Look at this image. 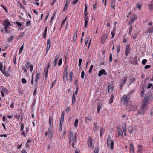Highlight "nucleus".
<instances>
[{
  "mask_svg": "<svg viewBox=\"0 0 153 153\" xmlns=\"http://www.w3.org/2000/svg\"><path fill=\"white\" fill-rule=\"evenodd\" d=\"M69 136V143L73 148H74V145L76 144L77 140V137L76 134L74 133L72 131H70L68 134Z\"/></svg>",
  "mask_w": 153,
  "mask_h": 153,
  "instance_id": "nucleus-1",
  "label": "nucleus"
},
{
  "mask_svg": "<svg viewBox=\"0 0 153 153\" xmlns=\"http://www.w3.org/2000/svg\"><path fill=\"white\" fill-rule=\"evenodd\" d=\"M4 27V30L5 33H7L8 31L7 28H8L9 26H11L9 20H6L4 21L3 24Z\"/></svg>",
  "mask_w": 153,
  "mask_h": 153,
  "instance_id": "nucleus-2",
  "label": "nucleus"
},
{
  "mask_svg": "<svg viewBox=\"0 0 153 153\" xmlns=\"http://www.w3.org/2000/svg\"><path fill=\"white\" fill-rule=\"evenodd\" d=\"M108 142V143L109 145H110V149L111 150H113L114 149L113 146L114 144V142L111 140V136H109L107 139V142Z\"/></svg>",
  "mask_w": 153,
  "mask_h": 153,
  "instance_id": "nucleus-3",
  "label": "nucleus"
},
{
  "mask_svg": "<svg viewBox=\"0 0 153 153\" xmlns=\"http://www.w3.org/2000/svg\"><path fill=\"white\" fill-rule=\"evenodd\" d=\"M129 99V97L126 95H125L122 96L121 98V102H124V103H127Z\"/></svg>",
  "mask_w": 153,
  "mask_h": 153,
  "instance_id": "nucleus-4",
  "label": "nucleus"
},
{
  "mask_svg": "<svg viewBox=\"0 0 153 153\" xmlns=\"http://www.w3.org/2000/svg\"><path fill=\"white\" fill-rule=\"evenodd\" d=\"M87 144L88 146L90 147L91 148L93 149L94 148V142L92 141L91 137H89Z\"/></svg>",
  "mask_w": 153,
  "mask_h": 153,
  "instance_id": "nucleus-5",
  "label": "nucleus"
},
{
  "mask_svg": "<svg viewBox=\"0 0 153 153\" xmlns=\"http://www.w3.org/2000/svg\"><path fill=\"white\" fill-rule=\"evenodd\" d=\"M131 51V48L130 45L129 44H128L126 48L125 54L126 57H127L128 54L130 53Z\"/></svg>",
  "mask_w": 153,
  "mask_h": 153,
  "instance_id": "nucleus-6",
  "label": "nucleus"
},
{
  "mask_svg": "<svg viewBox=\"0 0 153 153\" xmlns=\"http://www.w3.org/2000/svg\"><path fill=\"white\" fill-rule=\"evenodd\" d=\"M107 74V73L105 70L102 69L99 71L98 75L99 76H100L102 75H106Z\"/></svg>",
  "mask_w": 153,
  "mask_h": 153,
  "instance_id": "nucleus-7",
  "label": "nucleus"
},
{
  "mask_svg": "<svg viewBox=\"0 0 153 153\" xmlns=\"http://www.w3.org/2000/svg\"><path fill=\"white\" fill-rule=\"evenodd\" d=\"M137 16L136 15H134L133 17L131 18L128 22V25H131L133 22L137 18Z\"/></svg>",
  "mask_w": 153,
  "mask_h": 153,
  "instance_id": "nucleus-8",
  "label": "nucleus"
},
{
  "mask_svg": "<svg viewBox=\"0 0 153 153\" xmlns=\"http://www.w3.org/2000/svg\"><path fill=\"white\" fill-rule=\"evenodd\" d=\"M152 97V96L151 95H146L144 97L143 101L146 102L147 103H148V100L150 99H151Z\"/></svg>",
  "mask_w": 153,
  "mask_h": 153,
  "instance_id": "nucleus-9",
  "label": "nucleus"
},
{
  "mask_svg": "<svg viewBox=\"0 0 153 153\" xmlns=\"http://www.w3.org/2000/svg\"><path fill=\"white\" fill-rule=\"evenodd\" d=\"M53 135V133L51 128H48V135L49 137L51 138L52 137Z\"/></svg>",
  "mask_w": 153,
  "mask_h": 153,
  "instance_id": "nucleus-10",
  "label": "nucleus"
},
{
  "mask_svg": "<svg viewBox=\"0 0 153 153\" xmlns=\"http://www.w3.org/2000/svg\"><path fill=\"white\" fill-rule=\"evenodd\" d=\"M127 78V77L126 76H125L123 79L121 81V87L124 85L125 83L126 82V81Z\"/></svg>",
  "mask_w": 153,
  "mask_h": 153,
  "instance_id": "nucleus-11",
  "label": "nucleus"
},
{
  "mask_svg": "<svg viewBox=\"0 0 153 153\" xmlns=\"http://www.w3.org/2000/svg\"><path fill=\"white\" fill-rule=\"evenodd\" d=\"M107 35L104 34L102 36L101 40V43L102 44L107 39Z\"/></svg>",
  "mask_w": 153,
  "mask_h": 153,
  "instance_id": "nucleus-12",
  "label": "nucleus"
},
{
  "mask_svg": "<svg viewBox=\"0 0 153 153\" xmlns=\"http://www.w3.org/2000/svg\"><path fill=\"white\" fill-rule=\"evenodd\" d=\"M48 69H46V68L45 67L43 75L44 76H45V77L46 79H47L48 76Z\"/></svg>",
  "mask_w": 153,
  "mask_h": 153,
  "instance_id": "nucleus-13",
  "label": "nucleus"
},
{
  "mask_svg": "<svg viewBox=\"0 0 153 153\" xmlns=\"http://www.w3.org/2000/svg\"><path fill=\"white\" fill-rule=\"evenodd\" d=\"M71 0H67L65 7L63 9V11H66L67 9V7L68 5H69Z\"/></svg>",
  "mask_w": 153,
  "mask_h": 153,
  "instance_id": "nucleus-14",
  "label": "nucleus"
},
{
  "mask_svg": "<svg viewBox=\"0 0 153 153\" xmlns=\"http://www.w3.org/2000/svg\"><path fill=\"white\" fill-rule=\"evenodd\" d=\"M143 109L142 108L141 109H140L139 111L137 112V115H139L142 114H144L145 112V111L143 109Z\"/></svg>",
  "mask_w": 153,
  "mask_h": 153,
  "instance_id": "nucleus-15",
  "label": "nucleus"
},
{
  "mask_svg": "<svg viewBox=\"0 0 153 153\" xmlns=\"http://www.w3.org/2000/svg\"><path fill=\"white\" fill-rule=\"evenodd\" d=\"M59 57V55H57L55 57V59L53 62V65L54 67H55L56 65L57 64V61Z\"/></svg>",
  "mask_w": 153,
  "mask_h": 153,
  "instance_id": "nucleus-16",
  "label": "nucleus"
},
{
  "mask_svg": "<svg viewBox=\"0 0 153 153\" xmlns=\"http://www.w3.org/2000/svg\"><path fill=\"white\" fill-rule=\"evenodd\" d=\"M77 30H76L74 33L73 39V41L74 42H76L77 38Z\"/></svg>",
  "mask_w": 153,
  "mask_h": 153,
  "instance_id": "nucleus-17",
  "label": "nucleus"
},
{
  "mask_svg": "<svg viewBox=\"0 0 153 153\" xmlns=\"http://www.w3.org/2000/svg\"><path fill=\"white\" fill-rule=\"evenodd\" d=\"M113 85H108V92L109 93H111L113 91Z\"/></svg>",
  "mask_w": 153,
  "mask_h": 153,
  "instance_id": "nucleus-18",
  "label": "nucleus"
},
{
  "mask_svg": "<svg viewBox=\"0 0 153 153\" xmlns=\"http://www.w3.org/2000/svg\"><path fill=\"white\" fill-rule=\"evenodd\" d=\"M40 76V74L39 73H38L37 74L35 79V82L36 83V85H37V84L38 83V82H37V81L39 79Z\"/></svg>",
  "mask_w": 153,
  "mask_h": 153,
  "instance_id": "nucleus-19",
  "label": "nucleus"
},
{
  "mask_svg": "<svg viewBox=\"0 0 153 153\" xmlns=\"http://www.w3.org/2000/svg\"><path fill=\"white\" fill-rule=\"evenodd\" d=\"M99 127L97 125V123H94V129L95 130V131L97 132V130H98Z\"/></svg>",
  "mask_w": 153,
  "mask_h": 153,
  "instance_id": "nucleus-20",
  "label": "nucleus"
},
{
  "mask_svg": "<svg viewBox=\"0 0 153 153\" xmlns=\"http://www.w3.org/2000/svg\"><path fill=\"white\" fill-rule=\"evenodd\" d=\"M75 96L74 93L73 92V96L72 97V104H74L75 103Z\"/></svg>",
  "mask_w": 153,
  "mask_h": 153,
  "instance_id": "nucleus-21",
  "label": "nucleus"
},
{
  "mask_svg": "<svg viewBox=\"0 0 153 153\" xmlns=\"http://www.w3.org/2000/svg\"><path fill=\"white\" fill-rule=\"evenodd\" d=\"M92 120V119H91L90 118L88 117H85V121L86 123H88L90 121H91Z\"/></svg>",
  "mask_w": 153,
  "mask_h": 153,
  "instance_id": "nucleus-22",
  "label": "nucleus"
},
{
  "mask_svg": "<svg viewBox=\"0 0 153 153\" xmlns=\"http://www.w3.org/2000/svg\"><path fill=\"white\" fill-rule=\"evenodd\" d=\"M111 6L112 8L115 9V0H111Z\"/></svg>",
  "mask_w": 153,
  "mask_h": 153,
  "instance_id": "nucleus-23",
  "label": "nucleus"
},
{
  "mask_svg": "<svg viewBox=\"0 0 153 153\" xmlns=\"http://www.w3.org/2000/svg\"><path fill=\"white\" fill-rule=\"evenodd\" d=\"M47 28L48 27L46 26L45 27V31L44 32L43 36L44 38H45L46 37V36L47 34Z\"/></svg>",
  "mask_w": 153,
  "mask_h": 153,
  "instance_id": "nucleus-24",
  "label": "nucleus"
},
{
  "mask_svg": "<svg viewBox=\"0 0 153 153\" xmlns=\"http://www.w3.org/2000/svg\"><path fill=\"white\" fill-rule=\"evenodd\" d=\"M147 32L149 33L152 32L153 31V27L152 26L149 27V28L147 30Z\"/></svg>",
  "mask_w": 153,
  "mask_h": 153,
  "instance_id": "nucleus-25",
  "label": "nucleus"
},
{
  "mask_svg": "<svg viewBox=\"0 0 153 153\" xmlns=\"http://www.w3.org/2000/svg\"><path fill=\"white\" fill-rule=\"evenodd\" d=\"M65 77L66 78V79H67V77H68V75H67V68H66L65 69L64 71V76H63V78L64 79V76H65Z\"/></svg>",
  "mask_w": 153,
  "mask_h": 153,
  "instance_id": "nucleus-26",
  "label": "nucleus"
},
{
  "mask_svg": "<svg viewBox=\"0 0 153 153\" xmlns=\"http://www.w3.org/2000/svg\"><path fill=\"white\" fill-rule=\"evenodd\" d=\"M147 103L146 102H145L143 101V103L141 104V108L143 109H144L146 107Z\"/></svg>",
  "mask_w": 153,
  "mask_h": 153,
  "instance_id": "nucleus-27",
  "label": "nucleus"
},
{
  "mask_svg": "<svg viewBox=\"0 0 153 153\" xmlns=\"http://www.w3.org/2000/svg\"><path fill=\"white\" fill-rule=\"evenodd\" d=\"M14 37V36L12 35L10 37L8 38L7 39V42H11L13 39Z\"/></svg>",
  "mask_w": 153,
  "mask_h": 153,
  "instance_id": "nucleus-28",
  "label": "nucleus"
},
{
  "mask_svg": "<svg viewBox=\"0 0 153 153\" xmlns=\"http://www.w3.org/2000/svg\"><path fill=\"white\" fill-rule=\"evenodd\" d=\"M130 151L132 153H134V149L133 148V146L132 144H131L130 146Z\"/></svg>",
  "mask_w": 153,
  "mask_h": 153,
  "instance_id": "nucleus-29",
  "label": "nucleus"
},
{
  "mask_svg": "<svg viewBox=\"0 0 153 153\" xmlns=\"http://www.w3.org/2000/svg\"><path fill=\"white\" fill-rule=\"evenodd\" d=\"M79 120L78 119H76L75 120L74 126L76 127H77L78 124Z\"/></svg>",
  "mask_w": 153,
  "mask_h": 153,
  "instance_id": "nucleus-30",
  "label": "nucleus"
},
{
  "mask_svg": "<svg viewBox=\"0 0 153 153\" xmlns=\"http://www.w3.org/2000/svg\"><path fill=\"white\" fill-rule=\"evenodd\" d=\"M88 21L89 19H88V17H87L86 19L85 20V22L84 27L85 28L86 27L87 25H88Z\"/></svg>",
  "mask_w": 153,
  "mask_h": 153,
  "instance_id": "nucleus-31",
  "label": "nucleus"
},
{
  "mask_svg": "<svg viewBox=\"0 0 153 153\" xmlns=\"http://www.w3.org/2000/svg\"><path fill=\"white\" fill-rule=\"evenodd\" d=\"M101 104H99L97 106V111L98 113H99L100 110L101 109Z\"/></svg>",
  "mask_w": 153,
  "mask_h": 153,
  "instance_id": "nucleus-32",
  "label": "nucleus"
},
{
  "mask_svg": "<svg viewBox=\"0 0 153 153\" xmlns=\"http://www.w3.org/2000/svg\"><path fill=\"white\" fill-rule=\"evenodd\" d=\"M2 72L7 77H8L9 76V74L7 71H3Z\"/></svg>",
  "mask_w": 153,
  "mask_h": 153,
  "instance_id": "nucleus-33",
  "label": "nucleus"
},
{
  "mask_svg": "<svg viewBox=\"0 0 153 153\" xmlns=\"http://www.w3.org/2000/svg\"><path fill=\"white\" fill-rule=\"evenodd\" d=\"M49 122L50 126H52L53 125L52 118L51 117H49Z\"/></svg>",
  "mask_w": 153,
  "mask_h": 153,
  "instance_id": "nucleus-34",
  "label": "nucleus"
},
{
  "mask_svg": "<svg viewBox=\"0 0 153 153\" xmlns=\"http://www.w3.org/2000/svg\"><path fill=\"white\" fill-rule=\"evenodd\" d=\"M149 8L150 10H152L153 9V2H151L149 5Z\"/></svg>",
  "mask_w": 153,
  "mask_h": 153,
  "instance_id": "nucleus-35",
  "label": "nucleus"
},
{
  "mask_svg": "<svg viewBox=\"0 0 153 153\" xmlns=\"http://www.w3.org/2000/svg\"><path fill=\"white\" fill-rule=\"evenodd\" d=\"M133 35V38L134 39H136V38H137L138 34L136 32L134 33L132 35Z\"/></svg>",
  "mask_w": 153,
  "mask_h": 153,
  "instance_id": "nucleus-36",
  "label": "nucleus"
},
{
  "mask_svg": "<svg viewBox=\"0 0 153 153\" xmlns=\"http://www.w3.org/2000/svg\"><path fill=\"white\" fill-rule=\"evenodd\" d=\"M69 77L70 78V81L71 82L72 79V75H73V72L72 71H71L70 72Z\"/></svg>",
  "mask_w": 153,
  "mask_h": 153,
  "instance_id": "nucleus-37",
  "label": "nucleus"
},
{
  "mask_svg": "<svg viewBox=\"0 0 153 153\" xmlns=\"http://www.w3.org/2000/svg\"><path fill=\"white\" fill-rule=\"evenodd\" d=\"M23 48H24V46H23V45L22 46L20 49H19V54H20L21 53H22V51L23 49Z\"/></svg>",
  "mask_w": 153,
  "mask_h": 153,
  "instance_id": "nucleus-38",
  "label": "nucleus"
},
{
  "mask_svg": "<svg viewBox=\"0 0 153 153\" xmlns=\"http://www.w3.org/2000/svg\"><path fill=\"white\" fill-rule=\"evenodd\" d=\"M114 96L112 95L111 96V98L110 99L109 103L110 104H111L113 102V101Z\"/></svg>",
  "mask_w": 153,
  "mask_h": 153,
  "instance_id": "nucleus-39",
  "label": "nucleus"
},
{
  "mask_svg": "<svg viewBox=\"0 0 153 153\" xmlns=\"http://www.w3.org/2000/svg\"><path fill=\"white\" fill-rule=\"evenodd\" d=\"M112 54L111 53H110L109 54V62H111L112 61Z\"/></svg>",
  "mask_w": 153,
  "mask_h": 153,
  "instance_id": "nucleus-40",
  "label": "nucleus"
},
{
  "mask_svg": "<svg viewBox=\"0 0 153 153\" xmlns=\"http://www.w3.org/2000/svg\"><path fill=\"white\" fill-rule=\"evenodd\" d=\"M132 30V25L130 26L129 29V32L128 33V34L130 35L131 33V31Z\"/></svg>",
  "mask_w": 153,
  "mask_h": 153,
  "instance_id": "nucleus-41",
  "label": "nucleus"
},
{
  "mask_svg": "<svg viewBox=\"0 0 153 153\" xmlns=\"http://www.w3.org/2000/svg\"><path fill=\"white\" fill-rule=\"evenodd\" d=\"M37 85H36V86H35V89L33 92V95H35L36 94V89H37Z\"/></svg>",
  "mask_w": 153,
  "mask_h": 153,
  "instance_id": "nucleus-42",
  "label": "nucleus"
},
{
  "mask_svg": "<svg viewBox=\"0 0 153 153\" xmlns=\"http://www.w3.org/2000/svg\"><path fill=\"white\" fill-rule=\"evenodd\" d=\"M31 65H30V63L29 62H27V64L26 65V67L27 69H28L30 68V66Z\"/></svg>",
  "mask_w": 153,
  "mask_h": 153,
  "instance_id": "nucleus-43",
  "label": "nucleus"
},
{
  "mask_svg": "<svg viewBox=\"0 0 153 153\" xmlns=\"http://www.w3.org/2000/svg\"><path fill=\"white\" fill-rule=\"evenodd\" d=\"M143 146L141 145H139L138 149V152L140 151L142 149Z\"/></svg>",
  "mask_w": 153,
  "mask_h": 153,
  "instance_id": "nucleus-44",
  "label": "nucleus"
},
{
  "mask_svg": "<svg viewBox=\"0 0 153 153\" xmlns=\"http://www.w3.org/2000/svg\"><path fill=\"white\" fill-rule=\"evenodd\" d=\"M18 6L19 7H22L23 9H24V8L22 6V4H21V2H20V1H19L18 2Z\"/></svg>",
  "mask_w": 153,
  "mask_h": 153,
  "instance_id": "nucleus-45",
  "label": "nucleus"
},
{
  "mask_svg": "<svg viewBox=\"0 0 153 153\" xmlns=\"http://www.w3.org/2000/svg\"><path fill=\"white\" fill-rule=\"evenodd\" d=\"M21 82L23 84H25L27 82L26 80L24 78H23L22 79Z\"/></svg>",
  "mask_w": 153,
  "mask_h": 153,
  "instance_id": "nucleus-46",
  "label": "nucleus"
},
{
  "mask_svg": "<svg viewBox=\"0 0 153 153\" xmlns=\"http://www.w3.org/2000/svg\"><path fill=\"white\" fill-rule=\"evenodd\" d=\"M98 3H97V0H96V2L95 3V4L93 5V10L94 11L96 9V6L97 5Z\"/></svg>",
  "mask_w": 153,
  "mask_h": 153,
  "instance_id": "nucleus-47",
  "label": "nucleus"
},
{
  "mask_svg": "<svg viewBox=\"0 0 153 153\" xmlns=\"http://www.w3.org/2000/svg\"><path fill=\"white\" fill-rule=\"evenodd\" d=\"M85 75V72L84 71H82L81 72V78L82 79H83L84 78Z\"/></svg>",
  "mask_w": 153,
  "mask_h": 153,
  "instance_id": "nucleus-48",
  "label": "nucleus"
},
{
  "mask_svg": "<svg viewBox=\"0 0 153 153\" xmlns=\"http://www.w3.org/2000/svg\"><path fill=\"white\" fill-rule=\"evenodd\" d=\"M147 62V60L146 59H144L142 60V63L143 65H145Z\"/></svg>",
  "mask_w": 153,
  "mask_h": 153,
  "instance_id": "nucleus-49",
  "label": "nucleus"
},
{
  "mask_svg": "<svg viewBox=\"0 0 153 153\" xmlns=\"http://www.w3.org/2000/svg\"><path fill=\"white\" fill-rule=\"evenodd\" d=\"M3 65L1 62H0V71L2 72L4 70H3Z\"/></svg>",
  "mask_w": 153,
  "mask_h": 153,
  "instance_id": "nucleus-50",
  "label": "nucleus"
},
{
  "mask_svg": "<svg viewBox=\"0 0 153 153\" xmlns=\"http://www.w3.org/2000/svg\"><path fill=\"white\" fill-rule=\"evenodd\" d=\"M93 65H91L90 66V69L89 70V73H91L92 72V69L93 68Z\"/></svg>",
  "mask_w": 153,
  "mask_h": 153,
  "instance_id": "nucleus-51",
  "label": "nucleus"
},
{
  "mask_svg": "<svg viewBox=\"0 0 153 153\" xmlns=\"http://www.w3.org/2000/svg\"><path fill=\"white\" fill-rule=\"evenodd\" d=\"M122 128L123 131H126V127L125 124H124L123 125V126Z\"/></svg>",
  "mask_w": 153,
  "mask_h": 153,
  "instance_id": "nucleus-52",
  "label": "nucleus"
},
{
  "mask_svg": "<svg viewBox=\"0 0 153 153\" xmlns=\"http://www.w3.org/2000/svg\"><path fill=\"white\" fill-rule=\"evenodd\" d=\"M15 23L19 27V28H20L19 27L21 26V25H21V23L20 22H18L17 21Z\"/></svg>",
  "mask_w": 153,
  "mask_h": 153,
  "instance_id": "nucleus-53",
  "label": "nucleus"
},
{
  "mask_svg": "<svg viewBox=\"0 0 153 153\" xmlns=\"http://www.w3.org/2000/svg\"><path fill=\"white\" fill-rule=\"evenodd\" d=\"M88 40H89V38L88 37H87L85 39V45H86L87 44Z\"/></svg>",
  "mask_w": 153,
  "mask_h": 153,
  "instance_id": "nucleus-54",
  "label": "nucleus"
},
{
  "mask_svg": "<svg viewBox=\"0 0 153 153\" xmlns=\"http://www.w3.org/2000/svg\"><path fill=\"white\" fill-rule=\"evenodd\" d=\"M152 86V83L149 84L148 85L146 88L147 89H149Z\"/></svg>",
  "mask_w": 153,
  "mask_h": 153,
  "instance_id": "nucleus-55",
  "label": "nucleus"
},
{
  "mask_svg": "<svg viewBox=\"0 0 153 153\" xmlns=\"http://www.w3.org/2000/svg\"><path fill=\"white\" fill-rule=\"evenodd\" d=\"M133 130L132 129V128L130 127V128H128V131L130 133H131L132 132Z\"/></svg>",
  "mask_w": 153,
  "mask_h": 153,
  "instance_id": "nucleus-56",
  "label": "nucleus"
},
{
  "mask_svg": "<svg viewBox=\"0 0 153 153\" xmlns=\"http://www.w3.org/2000/svg\"><path fill=\"white\" fill-rule=\"evenodd\" d=\"M62 59H60L58 62V65L59 66H60V65L62 64Z\"/></svg>",
  "mask_w": 153,
  "mask_h": 153,
  "instance_id": "nucleus-57",
  "label": "nucleus"
},
{
  "mask_svg": "<svg viewBox=\"0 0 153 153\" xmlns=\"http://www.w3.org/2000/svg\"><path fill=\"white\" fill-rule=\"evenodd\" d=\"M79 0H73L72 3L73 4H75L77 3Z\"/></svg>",
  "mask_w": 153,
  "mask_h": 153,
  "instance_id": "nucleus-58",
  "label": "nucleus"
},
{
  "mask_svg": "<svg viewBox=\"0 0 153 153\" xmlns=\"http://www.w3.org/2000/svg\"><path fill=\"white\" fill-rule=\"evenodd\" d=\"M118 133H119V134H118V136L119 137H120V136H121L122 137H123V133L122 131L119 132Z\"/></svg>",
  "mask_w": 153,
  "mask_h": 153,
  "instance_id": "nucleus-59",
  "label": "nucleus"
},
{
  "mask_svg": "<svg viewBox=\"0 0 153 153\" xmlns=\"http://www.w3.org/2000/svg\"><path fill=\"white\" fill-rule=\"evenodd\" d=\"M82 62V59H79V66H80L81 63Z\"/></svg>",
  "mask_w": 153,
  "mask_h": 153,
  "instance_id": "nucleus-60",
  "label": "nucleus"
},
{
  "mask_svg": "<svg viewBox=\"0 0 153 153\" xmlns=\"http://www.w3.org/2000/svg\"><path fill=\"white\" fill-rule=\"evenodd\" d=\"M64 114L65 113L64 112L62 113L60 119H64Z\"/></svg>",
  "mask_w": 153,
  "mask_h": 153,
  "instance_id": "nucleus-61",
  "label": "nucleus"
},
{
  "mask_svg": "<svg viewBox=\"0 0 153 153\" xmlns=\"http://www.w3.org/2000/svg\"><path fill=\"white\" fill-rule=\"evenodd\" d=\"M99 150V149L98 148H95L94 153H98Z\"/></svg>",
  "mask_w": 153,
  "mask_h": 153,
  "instance_id": "nucleus-62",
  "label": "nucleus"
},
{
  "mask_svg": "<svg viewBox=\"0 0 153 153\" xmlns=\"http://www.w3.org/2000/svg\"><path fill=\"white\" fill-rule=\"evenodd\" d=\"M21 34L19 36V38L20 39L22 38L24 35V33L23 32H22Z\"/></svg>",
  "mask_w": 153,
  "mask_h": 153,
  "instance_id": "nucleus-63",
  "label": "nucleus"
},
{
  "mask_svg": "<svg viewBox=\"0 0 153 153\" xmlns=\"http://www.w3.org/2000/svg\"><path fill=\"white\" fill-rule=\"evenodd\" d=\"M31 22L30 21H28L26 23V25L29 26L31 25Z\"/></svg>",
  "mask_w": 153,
  "mask_h": 153,
  "instance_id": "nucleus-64",
  "label": "nucleus"
}]
</instances>
